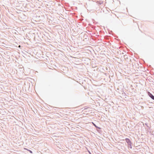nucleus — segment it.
<instances>
[{
    "label": "nucleus",
    "mask_w": 154,
    "mask_h": 154,
    "mask_svg": "<svg viewBox=\"0 0 154 154\" xmlns=\"http://www.w3.org/2000/svg\"><path fill=\"white\" fill-rule=\"evenodd\" d=\"M125 140L127 142V143L128 144V147L130 148L131 149L132 148V146H131V143L130 140L128 138H126L125 139Z\"/></svg>",
    "instance_id": "obj_1"
},
{
    "label": "nucleus",
    "mask_w": 154,
    "mask_h": 154,
    "mask_svg": "<svg viewBox=\"0 0 154 154\" xmlns=\"http://www.w3.org/2000/svg\"><path fill=\"white\" fill-rule=\"evenodd\" d=\"M147 93L149 96L152 99L154 100V96L149 91L147 92Z\"/></svg>",
    "instance_id": "obj_2"
},
{
    "label": "nucleus",
    "mask_w": 154,
    "mask_h": 154,
    "mask_svg": "<svg viewBox=\"0 0 154 154\" xmlns=\"http://www.w3.org/2000/svg\"><path fill=\"white\" fill-rule=\"evenodd\" d=\"M93 124V125L95 127V128H97V131H98V130H97V129H100L101 128H100V127H99L98 126H97L95 124H94V123H93V122H92Z\"/></svg>",
    "instance_id": "obj_3"
},
{
    "label": "nucleus",
    "mask_w": 154,
    "mask_h": 154,
    "mask_svg": "<svg viewBox=\"0 0 154 154\" xmlns=\"http://www.w3.org/2000/svg\"><path fill=\"white\" fill-rule=\"evenodd\" d=\"M26 149L30 153H32V151H31L30 150L27 149Z\"/></svg>",
    "instance_id": "obj_4"
},
{
    "label": "nucleus",
    "mask_w": 154,
    "mask_h": 154,
    "mask_svg": "<svg viewBox=\"0 0 154 154\" xmlns=\"http://www.w3.org/2000/svg\"><path fill=\"white\" fill-rule=\"evenodd\" d=\"M89 153L90 154H91L90 152H89Z\"/></svg>",
    "instance_id": "obj_5"
}]
</instances>
